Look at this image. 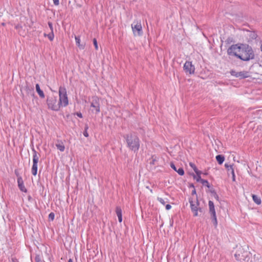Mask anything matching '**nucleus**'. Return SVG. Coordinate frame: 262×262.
<instances>
[{
  "label": "nucleus",
  "mask_w": 262,
  "mask_h": 262,
  "mask_svg": "<svg viewBox=\"0 0 262 262\" xmlns=\"http://www.w3.org/2000/svg\"><path fill=\"white\" fill-rule=\"evenodd\" d=\"M254 53L252 48L247 45L241 46V51L238 58L244 61H249L254 58Z\"/></svg>",
  "instance_id": "1"
},
{
  "label": "nucleus",
  "mask_w": 262,
  "mask_h": 262,
  "mask_svg": "<svg viewBox=\"0 0 262 262\" xmlns=\"http://www.w3.org/2000/svg\"><path fill=\"white\" fill-rule=\"evenodd\" d=\"M236 260L241 262H246V260L250 259L251 253L248 251V247L245 246L237 247V250L234 254Z\"/></svg>",
  "instance_id": "2"
},
{
  "label": "nucleus",
  "mask_w": 262,
  "mask_h": 262,
  "mask_svg": "<svg viewBox=\"0 0 262 262\" xmlns=\"http://www.w3.org/2000/svg\"><path fill=\"white\" fill-rule=\"evenodd\" d=\"M127 147L134 152L138 150L140 147L139 139L135 134H130L124 136Z\"/></svg>",
  "instance_id": "3"
},
{
  "label": "nucleus",
  "mask_w": 262,
  "mask_h": 262,
  "mask_svg": "<svg viewBox=\"0 0 262 262\" xmlns=\"http://www.w3.org/2000/svg\"><path fill=\"white\" fill-rule=\"evenodd\" d=\"M59 101L60 106H66L68 105L69 101L65 88L60 87L59 89Z\"/></svg>",
  "instance_id": "4"
},
{
  "label": "nucleus",
  "mask_w": 262,
  "mask_h": 262,
  "mask_svg": "<svg viewBox=\"0 0 262 262\" xmlns=\"http://www.w3.org/2000/svg\"><path fill=\"white\" fill-rule=\"evenodd\" d=\"M100 99L98 97H92L90 110L93 113L97 114L100 112Z\"/></svg>",
  "instance_id": "5"
},
{
  "label": "nucleus",
  "mask_w": 262,
  "mask_h": 262,
  "mask_svg": "<svg viewBox=\"0 0 262 262\" xmlns=\"http://www.w3.org/2000/svg\"><path fill=\"white\" fill-rule=\"evenodd\" d=\"M47 103L49 108L52 110L58 111L60 108V104L57 102V98L55 97H48L47 100Z\"/></svg>",
  "instance_id": "6"
},
{
  "label": "nucleus",
  "mask_w": 262,
  "mask_h": 262,
  "mask_svg": "<svg viewBox=\"0 0 262 262\" xmlns=\"http://www.w3.org/2000/svg\"><path fill=\"white\" fill-rule=\"evenodd\" d=\"M208 205L209 208V212L211 215L212 223L214 225V228H216L217 225V219L216 216L214 203L212 201H209L208 202Z\"/></svg>",
  "instance_id": "7"
},
{
  "label": "nucleus",
  "mask_w": 262,
  "mask_h": 262,
  "mask_svg": "<svg viewBox=\"0 0 262 262\" xmlns=\"http://www.w3.org/2000/svg\"><path fill=\"white\" fill-rule=\"evenodd\" d=\"M193 197H191L189 199V202L190 204L191 209L192 211L193 212L194 215L198 216V210H199L200 211H202V209L200 208H198V206L199 205V202L198 200V196H196V200H195L196 202H194L193 201Z\"/></svg>",
  "instance_id": "8"
},
{
  "label": "nucleus",
  "mask_w": 262,
  "mask_h": 262,
  "mask_svg": "<svg viewBox=\"0 0 262 262\" xmlns=\"http://www.w3.org/2000/svg\"><path fill=\"white\" fill-rule=\"evenodd\" d=\"M132 29L135 36H141L143 33L140 22L134 21L132 24Z\"/></svg>",
  "instance_id": "9"
},
{
  "label": "nucleus",
  "mask_w": 262,
  "mask_h": 262,
  "mask_svg": "<svg viewBox=\"0 0 262 262\" xmlns=\"http://www.w3.org/2000/svg\"><path fill=\"white\" fill-rule=\"evenodd\" d=\"M33 166L32 167V173L34 176H36L37 172V163L39 160V155L38 156L37 152L34 149H33Z\"/></svg>",
  "instance_id": "10"
},
{
  "label": "nucleus",
  "mask_w": 262,
  "mask_h": 262,
  "mask_svg": "<svg viewBox=\"0 0 262 262\" xmlns=\"http://www.w3.org/2000/svg\"><path fill=\"white\" fill-rule=\"evenodd\" d=\"M241 51V46L237 45L231 46L227 50V53L229 55H234L238 57V55Z\"/></svg>",
  "instance_id": "11"
},
{
  "label": "nucleus",
  "mask_w": 262,
  "mask_h": 262,
  "mask_svg": "<svg viewBox=\"0 0 262 262\" xmlns=\"http://www.w3.org/2000/svg\"><path fill=\"white\" fill-rule=\"evenodd\" d=\"M183 68L186 73L192 74L194 73V66L192 65V62L190 61H186L184 65Z\"/></svg>",
  "instance_id": "12"
},
{
  "label": "nucleus",
  "mask_w": 262,
  "mask_h": 262,
  "mask_svg": "<svg viewBox=\"0 0 262 262\" xmlns=\"http://www.w3.org/2000/svg\"><path fill=\"white\" fill-rule=\"evenodd\" d=\"M15 28L16 30H18V32L20 35L23 36H25V35H26L27 30L26 28L25 25H24V27H23L21 25H17L15 26Z\"/></svg>",
  "instance_id": "13"
},
{
  "label": "nucleus",
  "mask_w": 262,
  "mask_h": 262,
  "mask_svg": "<svg viewBox=\"0 0 262 262\" xmlns=\"http://www.w3.org/2000/svg\"><path fill=\"white\" fill-rule=\"evenodd\" d=\"M23 90L29 95L32 96L34 95V88L33 86H29L27 84L26 86L23 88Z\"/></svg>",
  "instance_id": "14"
},
{
  "label": "nucleus",
  "mask_w": 262,
  "mask_h": 262,
  "mask_svg": "<svg viewBox=\"0 0 262 262\" xmlns=\"http://www.w3.org/2000/svg\"><path fill=\"white\" fill-rule=\"evenodd\" d=\"M17 183L20 190L23 192H26L27 189L24 185L23 180L21 177H19L17 178Z\"/></svg>",
  "instance_id": "15"
},
{
  "label": "nucleus",
  "mask_w": 262,
  "mask_h": 262,
  "mask_svg": "<svg viewBox=\"0 0 262 262\" xmlns=\"http://www.w3.org/2000/svg\"><path fill=\"white\" fill-rule=\"evenodd\" d=\"M246 262H262V258L259 254H255L251 259H248L246 260Z\"/></svg>",
  "instance_id": "16"
},
{
  "label": "nucleus",
  "mask_w": 262,
  "mask_h": 262,
  "mask_svg": "<svg viewBox=\"0 0 262 262\" xmlns=\"http://www.w3.org/2000/svg\"><path fill=\"white\" fill-rule=\"evenodd\" d=\"M170 167L176 171H177L180 176H183L184 174V171L182 167H179L178 169L176 167L173 163H170Z\"/></svg>",
  "instance_id": "17"
},
{
  "label": "nucleus",
  "mask_w": 262,
  "mask_h": 262,
  "mask_svg": "<svg viewBox=\"0 0 262 262\" xmlns=\"http://www.w3.org/2000/svg\"><path fill=\"white\" fill-rule=\"evenodd\" d=\"M75 38L76 45L79 47V48L80 49H83L84 48L85 45L80 43V37L78 36H75Z\"/></svg>",
  "instance_id": "18"
},
{
  "label": "nucleus",
  "mask_w": 262,
  "mask_h": 262,
  "mask_svg": "<svg viewBox=\"0 0 262 262\" xmlns=\"http://www.w3.org/2000/svg\"><path fill=\"white\" fill-rule=\"evenodd\" d=\"M249 76V73L247 71L238 72L237 78H245Z\"/></svg>",
  "instance_id": "19"
},
{
  "label": "nucleus",
  "mask_w": 262,
  "mask_h": 262,
  "mask_svg": "<svg viewBox=\"0 0 262 262\" xmlns=\"http://www.w3.org/2000/svg\"><path fill=\"white\" fill-rule=\"evenodd\" d=\"M36 87V90L37 93L38 94L39 96L42 98H45V94L42 90L40 89V86L38 84H36L35 85Z\"/></svg>",
  "instance_id": "20"
},
{
  "label": "nucleus",
  "mask_w": 262,
  "mask_h": 262,
  "mask_svg": "<svg viewBox=\"0 0 262 262\" xmlns=\"http://www.w3.org/2000/svg\"><path fill=\"white\" fill-rule=\"evenodd\" d=\"M216 160L217 161L218 163L221 165L224 161L225 158L223 156L221 155H219L216 156Z\"/></svg>",
  "instance_id": "21"
},
{
  "label": "nucleus",
  "mask_w": 262,
  "mask_h": 262,
  "mask_svg": "<svg viewBox=\"0 0 262 262\" xmlns=\"http://www.w3.org/2000/svg\"><path fill=\"white\" fill-rule=\"evenodd\" d=\"M252 198L253 201L257 205H259L261 204V200L257 195L255 194H252Z\"/></svg>",
  "instance_id": "22"
},
{
  "label": "nucleus",
  "mask_w": 262,
  "mask_h": 262,
  "mask_svg": "<svg viewBox=\"0 0 262 262\" xmlns=\"http://www.w3.org/2000/svg\"><path fill=\"white\" fill-rule=\"evenodd\" d=\"M44 36H47L50 41H52L54 37L53 31H51V32L48 34L44 33Z\"/></svg>",
  "instance_id": "23"
},
{
  "label": "nucleus",
  "mask_w": 262,
  "mask_h": 262,
  "mask_svg": "<svg viewBox=\"0 0 262 262\" xmlns=\"http://www.w3.org/2000/svg\"><path fill=\"white\" fill-rule=\"evenodd\" d=\"M56 146L58 149H59L61 151H63L64 150V146L62 143L61 144H56Z\"/></svg>",
  "instance_id": "24"
},
{
  "label": "nucleus",
  "mask_w": 262,
  "mask_h": 262,
  "mask_svg": "<svg viewBox=\"0 0 262 262\" xmlns=\"http://www.w3.org/2000/svg\"><path fill=\"white\" fill-rule=\"evenodd\" d=\"M232 166H233V165H230V169H231V173L232 174V181H235V173H234V169H233Z\"/></svg>",
  "instance_id": "25"
},
{
  "label": "nucleus",
  "mask_w": 262,
  "mask_h": 262,
  "mask_svg": "<svg viewBox=\"0 0 262 262\" xmlns=\"http://www.w3.org/2000/svg\"><path fill=\"white\" fill-rule=\"evenodd\" d=\"M116 212L117 216L122 215V210L120 207H117L116 209Z\"/></svg>",
  "instance_id": "26"
},
{
  "label": "nucleus",
  "mask_w": 262,
  "mask_h": 262,
  "mask_svg": "<svg viewBox=\"0 0 262 262\" xmlns=\"http://www.w3.org/2000/svg\"><path fill=\"white\" fill-rule=\"evenodd\" d=\"M203 185L206 186L208 188L210 187V185L208 182V181L205 180H201L200 182Z\"/></svg>",
  "instance_id": "27"
},
{
  "label": "nucleus",
  "mask_w": 262,
  "mask_h": 262,
  "mask_svg": "<svg viewBox=\"0 0 262 262\" xmlns=\"http://www.w3.org/2000/svg\"><path fill=\"white\" fill-rule=\"evenodd\" d=\"M88 128H89V126H88V125L87 124H86L85 125V127H84L85 130H84V132H83V135L85 137H88L89 136V134H88V133L87 132V130L88 129Z\"/></svg>",
  "instance_id": "28"
},
{
  "label": "nucleus",
  "mask_w": 262,
  "mask_h": 262,
  "mask_svg": "<svg viewBox=\"0 0 262 262\" xmlns=\"http://www.w3.org/2000/svg\"><path fill=\"white\" fill-rule=\"evenodd\" d=\"M230 74L231 75L235 76V77L237 78V75L238 74V72H236L234 70H231L230 71Z\"/></svg>",
  "instance_id": "29"
},
{
  "label": "nucleus",
  "mask_w": 262,
  "mask_h": 262,
  "mask_svg": "<svg viewBox=\"0 0 262 262\" xmlns=\"http://www.w3.org/2000/svg\"><path fill=\"white\" fill-rule=\"evenodd\" d=\"M55 214L53 212H51L49 214V220L50 221H53L54 219Z\"/></svg>",
  "instance_id": "30"
},
{
  "label": "nucleus",
  "mask_w": 262,
  "mask_h": 262,
  "mask_svg": "<svg viewBox=\"0 0 262 262\" xmlns=\"http://www.w3.org/2000/svg\"><path fill=\"white\" fill-rule=\"evenodd\" d=\"M189 165L193 168L194 171H196L198 170L196 167L195 166V164L192 163H190Z\"/></svg>",
  "instance_id": "31"
},
{
  "label": "nucleus",
  "mask_w": 262,
  "mask_h": 262,
  "mask_svg": "<svg viewBox=\"0 0 262 262\" xmlns=\"http://www.w3.org/2000/svg\"><path fill=\"white\" fill-rule=\"evenodd\" d=\"M211 193H212V196L214 197V198H215V199L218 200L219 196H218L217 194L214 191H212Z\"/></svg>",
  "instance_id": "32"
},
{
  "label": "nucleus",
  "mask_w": 262,
  "mask_h": 262,
  "mask_svg": "<svg viewBox=\"0 0 262 262\" xmlns=\"http://www.w3.org/2000/svg\"><path fill=\"white\" fill-rule=\"evenodd\" d=\"M93 43H94V45L95 49L96 50H98V45H97V40H96V39L95 38H94L93 39Z\"/></svg>",
  "instance_id": "33"
},
{
  "label": "nucleus",
  "mask_w": 262,
  "mask_h": 262,
  "mask_svg": "<svg viewBox=\"0 0 262 262\" xmlns=\"http://www.w3.org/2000/svg\"><path fill=\"white\" fill-rule=\"evenodd\" d=\"M158 200L163 205H164L166 203L165 200L161 198H158Z\"/></svg>",
  "instance_id": "34"
},
{
  "label": "nucleus",
  "mask_w": 262,
  "mask_h": 262,
  "mask_svg": "<svg viewBox=\"0 0 262 262\" xmlns=\"http://www.w3.org/2000/svg\"><path fill=\"white\" fill-rule=\"evenodd\" d=\"M156 161V157H154V156H152L151 157V161L150 162V163L151 164H155Z\"/></svg>",
  "instance_id": "35"
},
{
  "label": "nucleus",
  "mask_w": 262,
  "mask_h": 262,
  "mask_svg": "<svg viewBox=\"0 0 262 262\" xmlns=\"http://www.w3.org/2000/svg\"><path fill=\"white\" fill-rule=\"evenodd\" d=\"M194 178L198 182H201V180H202L200 176H197L196 177L194 176Z\"/></svg>",
  "instance_id": "36"
},
{
  "label": "nucleus",
  "mask_w": 262,
  "mask_h": 262,
  "mask_svg": "<svg viewBox=\"0 0 262 262\" xmlns=\"http://www.w3.org/2000/svg\"><path fill=\"white\" fill-rule=\"evenodd\" d=\"M35 262H42V261L40 259L39 256H37L35 258Z\"/></svg>",
  "instance_id": "37"
},
{
  "label": "nucleus",
  "mask_w": 262,
  "mask_h": 262,
  "mask_svg": "<svg viewBox=\"0 0 262 262\" xmlns=\"http://www.w3.org/2000/svg\"><path fill=\"white\" fill-rule=\"evenodd\" d=\"M192 195L193 196H195V198H193V199H195V200H196V196H197V195H196V190H195V189H194L192 190Z\"/></svg>",
  "instance_id": "38"
},
{
  "label": "nucleus",
  "mask_w": 262,
  "mask_h": 262,
  "mask_svg": "<svg viewBox=\"0 0 262 262\" xmlns=\"http://www.w3.org/2000/svg\"><path fill=\"white\" fill-rule=\"evenodd\" d=\"M230 165H228L227 163H226L225 165V167L226 168V169H227V170L228 171H231V169H230Z\"/></svg>",
  "instance_id": "39"
},
{
  "label": "nucleus",
  "mask_w": 262,
  "mask_h": 262,
  "mask_svg": "<svg viewBox=\"0 0 262 262\" xmlns=\"http://www.w3.org/2000/svg\"><path fill=\"white\" fill-rule=\"evenodd\" d=\"M48 25L51 29V31H53L52 23L51 22H48Z\"/></svg>",
  "instance_id": "40"
},
{
  "label": "nucleus",
  "mask_w": 262,
  "mask_h": 262,
  "mask_svg": "<svg viewBox=\"0 0 262 262\" xmlns=\"http://www.w3.org/2000/svg\"><path fill=\"white\" fill-rule=\"evenodd\" d=\"M55 5L58 6L59 5V0H53Z\"/></svg>",
  "instance_id": "41"
},
{
  "label": "nucleus",
  "mask_w": 262,
  "mask_h": 262,
  "mask_svg": "<svg viewBox=\"0 0 262 262\" xmlns=\"http://www.w3.org/2000/svg\"><path fill=\"white\" fill-rule=\"evenodd\" d=\"M165 208H166V209L167 210H169V209H170L171 208V205H169V204H167V205H166Z\"/></svg>",
  "instance_id": "42"
},
{
  "label": "nucleus",
  "mask_w": 262,
  "mask_h": 262,
  "mask_svg": "<svg viewBox=\"0 0 262 262\" xmlns=\"http://www.w3.org/2000/svg\"><path fill=\"white\" fill-rule=\"evenodd\" d=\"M195 172L196 173L197 176H200V174L202 173L201 171L199 170L198 169L196 170V171H195Z\"/></svg>",
  "instance_id": "43"
},
{
  "label": "nucleus",
  "mask_w": 262,
  "mask_h": 262,
  "mask_svg": "<svg viewBox=\"0 0 262 262\" xmlns=\"http://www.w3.org/2000/svg\"><path fill=\"white\" fill-rule=\"evenodd\" d=\"M76 115H77V116H78L80 118H82V114L81 113H80V112H77L76 113Z\"/></svg>",
  "instance_id": "44"
},
{
  "label": "nucleus",
  "mask_w": 262,
  "mask_h": 262,
  "mask_svg": "<svg viewBox=\"0 0 262 262\" xmlns=\"http://www.w3.org/2000/svg\"><path fill=\"white\" fill-rule=\"evenodd\" d=\"M119 222H122V215L118 216Z\"/></svg>",
  "instance_id": "45"
},
{
  "label": "nucleus",
  "mask_w": 262,
  "mask_h": 262,
  "mask_svg": "<svg viewBox=\"0 0 262 262\" xmlns=\"http://www.w3.org/2000/svg\"><path fill=\"white\" fill-rule=\"evenodd\" d=\"M77 7H81V5H80V4H77Z\"/></svg>",
  "instance_id": "46"
},
{
  "label": "nucleus",
  "mask_w": 262,
  "mask_h": 262,
  "mask_svg": "<svg viewBox=\"0 0 262 262\" xmlns=\"http://www.w3.org/2000/svg\"><path fill=\"white\" fill-rule=\"evenodd\" d=\"M68 262H73L72 259H69Z\"/></svg>",
  "instance_id": "47"
},
{
  "label": "nucleus",
  "mask_w": 262,
  "mask_h": 262,
  "mask_svg": "<svg viewBox=\"0 0 262 262\" xmlns=\"http://www.w3.org/2000/svg\"><path fill=\"white\" fill-rule=\"evenodd\" d=\"M260 50L262 51V44L260 46Z\"/></svg>",
  "instance_id": "48"
},
{
  "label": "nucleus",
  "mask_w": 262,
  "mask_h": 262,
  "mask_svg": "<svg viewBox=\"0 0 262 262\" xmlns=\"http://www.w3.org/2000/svg\"><path fill=\"white\" fill-rule=\"evenodd\" d=\"M2 25L3 26H5V24L4 23H3L2 24Z\"/></svg>",
  "instance_id": "49"
}]
</instances>
